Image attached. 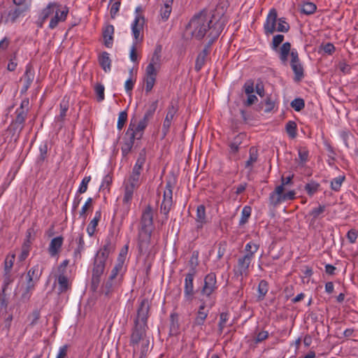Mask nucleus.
Returning a JSON list of instances; mask_svg holds the SVG:
<instances>
[{
    "label": "nucleus",
    "mask_w": 358,
    "mask_h": 358,
    "mask_svg": "<svg viewBox=\"0 0 358 358\" xmlns=\"http://www.w3.org/2000/svg\"><path fill=\"white\" fill-rule=\"evenodd\" d=\"M153 229V213L152 207L148 205L142 212L138 229V248L141 255L148 251Z\"/></svg>",
    "instance_id": "1"
},
{
    "label": "nucleus",
    "mask_w": 358,
    "mask_h": 358,
    "mask_svg": "<svg viewBox=\"0 0 358 358\" xmlns=\"http://www.w3.org/2000/svg\"><path fill=\"white\" fill-rule=\"evenodd\" d=\"M212 20L207 16L205 10L194 15L186 27L192 36L197 40H201L205 36L210 33L214 27Z\"/></svg>",
    "instance_id": "2"
},
{
    "label": "nucleus",
    "mask_w": 358,
    "mask_h": 358,
    "mask_svg": "<svg viewBox=\"0 0 358 358\" xmlns=\"http://www.w3.org/2000/svg\"><path fill=\"white\" fill-rule=\"evenodd\" d=\"M289 55L291 56L290 66L294 73V80L296 82H299L304 77L303 67L300 62L296 50H291V43L285 42L279 50V59L283 65L287 64Z\"/></svg>",
    "instance_id": "3"
},
{
    "label": "nucleus",
    "mask_w": 358,
    "mask_h": 358,
    "mask_svg": "<svg viewBox=\"0 0 358 358\" xmlns=\"http://www.w3.org/2000/svg\"><path fill=\"white\" fill-rule=\"evenodd\" d=\"M106 264V261L94 257L90 285V289L92 292H96L99 287L101 276L105 271Z\"/></svg>",
    "instance_id": "4"
},
{
    "label": "nucleus",
    "mask_w": 358,
    "mask_h": 358,
    "mask_svg": "<svg viewBox=\"0 0 358 358\" xmlns=\"http://www.w3.org/2000/svg\"><path fill=\"white\" fill-rule=\"evenodd\" d=\"M148 329V327H144L141 324H134V327L131 329V334L130 336V345L132 346L134 349L138 346L141 341L142 343V348L143 347H146L149 345V341L145 340L146 336V331Z\"/></svg>",
    "instance_id": "5"
},
{
    "label": "nucleus",
    "mask_w": 358,
    "mask_h": 358,
    "mask_svg": "<svg viewBox=\"0 0 358 358\" xmlns=\"http://www.w3.org/2000/svg\"><path fill=\"white\" fill-rule=\"evenodd\" d=\"M217 288L216 275L215 273L210 272L204 277L203 285L201 288L199 294L201 296L210 299Z\"/></svg>",
    "instance_id": "6"
},
{
    "label": "nucleus",
    "mask_w": 358,
    "mask_h": 358,
    "mask_svg": "<svg viewBox=\"0 0 358 358\" xmlns=\"http://www.w3.org/2000/svg\"><path fill=\"white\" fill-rule=\"evenodd\" d=\"M285 188L282 185H278L275 190L269 195L270 204L276 206L282 201H291L295 198V192L294 190L284 193Z\"/></svg>",
    "instance_id": "7"
},
{
    "label": "nucleus",
    "mask_w": 358,
    "mask_h": 358,
    "mask_svg": "<svg viewBox=\"0 0 358 358\" xmlns=\"http://www.w3.org/2000/svg\"><path fill=\"white\" fill-rule=\"evenodd\" d=\"M150 304L148 299L143 298L140 301L139 306L137 308L136 316L134 319V324H141L144 327L148 326V319L150 316Z\"/></svg>",
    "instance_id": "8"
},
{
    "label": "nucleus",
    "mask_w": 358,
    "mask_h": 358,
    "mask_svg": "<svg viewBox=\"0 0 358 358\" xmlns=\"http://www.w3.org/2000/svg\"><path fill=\"white\" fill-rule=\"evenodd\" d=\"M27 10V7L26 6H12L8 10L1 12V20L3 21L5 24L8 22L14 23Z\"/></svg>",
    "instance_id": "9"
},
{
    "label": "nucleus",
    "mask_w": 358,
    "mask_h": 358,
    "mask_svg": "<svg viewBox=\"0 0 358 358\" xmlns=\"http://www.w3.org/2000/svg\"><path fill=\"white\" fill-rule=\"evenodd\" d=\"M196 275V270L192 268L189 271L185 274V285H184V297L185 300L188 302H192L195 291L194 289V279Z\"/></svg>",
    "instance_id": "10"
},
{
    "label": "nucleus",
    "mask_w": 358,
    "mask_h": 358,
    "mask_svg": "<svg viewBox=\"0 0 358 358\" xmlns=\"http://www.w3.org/2000/svg\"><path fill=\"white\" fill-rule=\"evenodd\" d=\"M123 280V275L121 274L118 279L108 276V278L103 282L101 285V293L107 297H110L112 294L120 286Z\"/></svg>",
    "instance_id": "11"
},
{
    "label": "nucleus",
    "mask_w": 358,
    "mask_h": 358,
    "mask_svg": "<svg viewBox=\"0 0 358 358\" xmlns=\"http://www.w3.org/2000/svg\"><path fill=\"white\" fill-rule=\"evenodd\" d=\"M253 259L243 255L238 259L237 265L234 268L235 276L237 278L247 276L249 272V267Z\"/></svg>",
    "instance_id": "12"
},
{
    "label": "nucleus",
    "mask_w": 358,
    "mask_h": 358,
    "mask_svg": "<svg viewBox=\"0 0 358 358\" xmlns=\"http://www.w3.org/2000/svg\"><path fill=\"white\" fill-rule=\"evenodd\" d=\"M178 111V107L174 106V104L171 102L167 108V113L165 117V119L163 122L162 134V138H164L168 133L169 132V129L172 123V121L175 117Z\"/></svg>",
    "instance_id": "13"
},
{
    "label": "nucleus",
    "mask_w": 358,
    "mask_h": 358,
    "mask_svg": "<svg viewBox=\"0 0 358 358\" xmlns=\"http://www.w3.org/2000/svg\"><path fill=\"white\" fill-rule=\"evenodd\" d=\"M141 11V7L138 6L136 8V16L131 24L132 33L134 38L138 41L140 38L141 31L143 30L145 24V17L143 15L139 14Z\"/></svg>",
    "instance_id": "14"
},
{
    "label": "nucleus",
    "mask_w": 358,
    "mask_h": 358,
    "mask_svg": "<svg viewBox=\"0 0 358 358\" xmlns=\"http://www.w3.org/2000/svg\"><path fill=\"white\" fill-rule=\"evenodd\" d=\"M158 106V101L156 100L153 101L150 106L148 109L146 110L145 113L142 120L139 121L137 124V131H144L147 127L148 122L150 119L152 118Z\"/></svg>",
    "instance_id": "15"
},
{
    "label": "nucleus",
    "mask_w": 358,
    "mask_h": 358,
    "mask_svg": "<svg viewBox=\"0 0 358 358\" xmlns=\"http://www.w3.org/2000/svg\"><path fill=\"white\" fill-rule=\"evenodd\" d=\"M278 13L275 8L270 10L266 22L264 24V33L266 36L273 34L275 31Z\"/></svg>",
    "instance_id": "16"
},
{
    "label": "nucleus",
    "mask_w": 358,
    "mask_h": 358,
    "mask_svg": "<svg viewBox=\"0 0 358 358\" xmlns=\"http://www.w3.org/2000/svg\"><path fill=\"white\" fill-rule=\"evenodd\" d=\"M111 238L112 236L106 237L103 245L96 252L95 257L107 261L109 255L115 250V245L112 243Z\"/></svg>",
    "instance_id": "17"
},
{
    "label": "nucleus",
    "mask_w": 358,
    "mask_h": 358,
    "mask_svg": "<svg viewBox=\"0 0 358 358\" xmlns=\"http://www.w3.org/2000/svg\"><path fill=\"white\" fill-rule=\"evenodd\" d=\"M157 74V73L155 67H152L151 65L147 66L144 78L146 93L150 92L152 90L156 81Z\"/></svg>",
    "instance_id": "18"
},
{
    "label": "nucleus",
    "mask_w": 358,
    "mask_h": 358,
    "mask_svg": "<svg viewBox=\"0 0 358 358\" xmlns=\"http://www.w3.org/2000/svg\"><path fill=\"white\" fill-rule=\"evenodd\" d=\"M38 282V280H35L34 278L26 275L25 286L23 287V291L21 295V299L23 301H28L30 299L31 294L35 289L36 285Z\"/></svg>",
    "instance_id": "19"
},
{
    "label": "nucleus",
    "mask_w": 358,
    "mask_h": 358,
    "mask_svg": "<svg viewBox=\"0 0 358 358\" xmlns=\"http://www.w3.org/2000/svg\"><path fill=\"white\" fill-rule=\"evenodd\" d=\"M139 187L140 185L131 182L128 180H126L124 182V192L122 199V201L124 203H128L132 200L134 191L137 189Z\"/></svg>",
    "instance_id": "20"
},
{
    "label": "nucleus",
    "mask_w": 358,
    "mask_h": 358,
    "mask_svg": "<svg viewBox=\"0 0 358 358\" xmlns=\"http://www.w3.org/2000/svg\"><path fill=\"white\" fill-rule=\"evenodd\" d=\"M23 129L24 128L22 127V126H19L11 122L5 131L3 135L6 136V138H9V142L13 141L14 143H16L18 141L20 133Z\"/></svg>",
    "instance_id": "21"
},
{
    "label": "nucleus",
    "mask_w": 358,
    "mask_h": 358,
    "mask_svg": "<svg viewBox=\"0 0 358 358\" xmlns=\"http://www.w3.org/2000/svg\"><path fill=\"white\" fill-rule=\"evenodd\" d=\"M223 29V23H221L220 22H216L215 23H214V27L210 30V33L208 34L207 35L210 39L204 47L210 49L212 44L219 37Z\"/></svg>",
    "instance_id": "22"
},
{
    "label": "nucleus",
    "mask_w": 358,
    "mask_h": 358,
    "mask_svg": "<svg viewBox=\"0 0 358 358\" xmlns=\"http://www.w3.org/2000/svg\"><path fill=\"white\" fill-rule=\"evenodd\" d=\"M34 69L31 64H28L26 66V70L24 74V83L21 90L22 93L26 92L28 90L34 79Z\"/></svg>",
    "instance_id": "23"
},
{
    "label": "nucleus",
    "mask_w": 358,
    "mask_h": 358,
    "mask_svg": "<svg viewBox=\"0 0 358 358\" xmlns=\"http://www.w3.org/2000/svg\"><path fill=\"white\" fill-rule=\"evenodd\" d=\"M69 13V8L65 6L63 10H59L58 8L55 11V15L50 20L49 27L50 29L55 28L59 22L65 21Z\"/></svg>",
    "instance_id": "24"
},
{
    "label": "nucleus",
    "mask_w": 358,
    "mask_h": 358,
    "mask_svg": "<svg viewBox=\"0 0 358 358\" xmlns=\"http://www.w3.org/2000/svg\"><path fill=\"white\" fill-rule=\"evenodd\" d=\"M207 222L206 207L204 205H199L196 209V229H201L205 224Z\"/></svg>",
    "instance_id": "25"
},
{
    "label": "nucleus",
    "mask_w": 358,
    "mask_h": 358,
    "mask_svg": "<svg viewBox=\"0 0 358 358\" xmlns=\"http://www.w3.org/2000/svg\"><path fill=\"white\" fill-rule=\"evenodd\" d=\"M63 241L64 238L62 236L55 237L51 240L48 248V252L50 256L55 257L59 253L62 246Z\"/></svg>",
    "instance_id": "26"
},
{
    "label": "nucleus",
    "mask_w": 358,
    "mask_h": 358,
    "mask_svg": "<svg viewBox=\"0 0 358 358\" xmlns=\"http://www.w3.org/2000/svg\"><path fill=\"white\" fill-rule=\"evenodd\" d=\"M114 27L112 24L107 25L103 30V38L104 45L106 48H111L113 45Z\"/></svg>",
    "instance_id": "27"
},
{
    "label": "nucleus",
    "mask_w": 358,
    "mask_h": 358,
    "mask_svg": "<svg viewBox=\"0 0 358 358\" xmlns=\"http://www.w3.org/2000/svg\"><path fill=\"white\" fill-rule=\"evenodd\" d=\"M99 63L105 72H108L111 69V59L107 52H102L98 57Z\"/></svg>",
    "instance_id": "28"
},
{
    "label": "nucleus",
    "mask_w": 358,
    "mask_h": 358,
    "mask_svg": "<svg viewBox=\"0 0 358 358\" xmlns=\"http://www.w3.org/2000/svg\"><path fill=\"white\" fill-rule=\"evenodd\" d=\"M206 306V305L205 302H203L202 304L199 306L196 317H195L193 322L194 326H201L203 324L208 316V311H204Z\"/></svg>",
    "instance_id": "29"
},
{
    "label": "nucleus",
    "mask_w": 358,
    "mask_h": 358,
    "mask_svg": "<svg viewBox=\"0 0 358 358\" xmlns=\"http://www.w3.org/2000/svg\"><path fill=\"white\" fill-rule=\"evenodd\" d=\"M101 217V211L97 210L95 213L94 217L90 221L87 227V232L90 236H93L95 231L96 228L99 224V222L100 221Z\"/></svg>",
    "instance_id": "30"
},
{
    "label": "nucleus",
    "mask_w": 358,
    "mask_h": 358,
    "mask_svg": "<svg viewBox=\"0 0 358 358\" xmlns=\"http://www.w3.org/2000/svg\"><path fill=\"white\" fill-rule=\"evenodd\" d=\"M59 107L60 113L56 119L57 121L64 122L65 117L66 116V113L69 108V98L64 96L60 102Z\"/></svg>",
    "instance_id": "31"
},
{
    "label": "nucleus",
    "mask_w": 358,
    "mask_h": 358,
    "mask_svg": "<svg viewBox=\"0 0 358 358\" xmlns=\"http://www.w3.org/2000/svg\"><path fill=\"white\" fill-rule=\"evenodd\" d=\"M0 318L3 320L2 331H4L6 335H8L11 322L13 319L12 312L10 313V311H6L5 315H2V313H0Z\"/></svg>",
    "instance_id": "32"
},
{
    "label": "nucleus",
    "mask_w": 358,
    "mask_h": 358,
    "mask_svg": "<svg viewBox=\"0 0 358 358\" xmlns=\"http://www.w3.org/2000/svg\"><path fill=\"white\" fill-rule=\"evenodd\" d=\"M77 241H78V246L73 252L74 262H76L78 259H81L82 252L84 250V248H85V241H84L83 234H79Z\"/></svg>",
    "instance_id": "33"
},
{
    "label": "nucleus",
    "mask_w": 358,
    "mask_h": 358,
    "mask_svg": "<svg viewBox=\"0 0 358 358\" xmlns=\"http://www.w3.org/2000/svg\"><path fill=\"white\" fill-rule=\"evenodd\" d=\"M146 161V150L143 148L138 153V158L132 169L142 172L143 167Z\"/></svg>",
    "instance_id": "34"
},
{
    "label": "nucleus",
    "mask_w": 358,
    "mask_h": 358,
    "mask_svg": "<svg viewBox=\"0 0 358 358\" xmlns=\"http://www.w3.org/2000/svg\"><path fill=\"white\" fill-rule=\"evenodd\" d=\"M162 46L160 44H157L155 47V51L152 54V58L150 59V62L148 65L152 66L155 67V65H160L162 60Z\"/></svg>",
    "instance_id": "35"
},
{
    "label": "nucleus",
    "mask_w": 358,
    "mask_h": 358,
    "mask_svg": "<svg viewBox=\"0 0 358 358\" xmlns=\"http://www.w3.org/2000/svg\"><path fill=\"white\" fill-rule=\"evenodd\" d=\"M59 293H64L69 288V280L65 274H59L57 278Z\"/></svg>",
    "instance_id": "36"
},
{
    "label": "nucleus",
    "mask_w": 358,
    "mask_h": 358,
    "mask_svg": "<svg viewBox=\"0 0 358 358\" xmlns=\"http://www.w3.org/2000/svg\"><path fill=\"white\" fill-rule=\"evenodd\" d=\"M129 138L124 139L123 144L121 147L122 154L123 157H126L131 151L134 144L135 137L132 136H127Z\"/></svg>",
    "instance_id": "37"
},
{
    "label": "nucleus",
    "mask_w": 358,
    "mask_h": 358,
    "mask_svg": "<svg viewBox=\"0 0 358 358\" xmlns=\"http://www.w3.org/2000/svg\"><path fill=\"white\" fill-rule=\"evenodd\" d=\"M124 262L122 260L121 257H117V262L115 265V266L113 268V269L110 271V275L113 278L118 279L121 274L123 275L122 273V268H123Z\"/></svg>",
    "instance_id": "38"
},
{
    "label": "nucleus",
    "mask_w": 358,
    "mask_h": 358,
    "mask_svg": "<svg viewBox=\"0 0 358 358\" xmlns=\"http://www.w3.org/2000/svg\"><path fill=\"white\" fill-rule=\"evenodd\" d=\"M170 333L171 335H176L179 332L180 324L178 321V315L177 313H172L170 316Z\"/></svg>",
    "instance_id": "39"
},
{
    "label": "nucleus",
    "mask_w": 358,
    "mask_h": 358,
    "mask_svg": "<svg viewBox=\"0 0 358 358\" xmlns=\"http://www.w3.org/2000/svg\"><path fill=\"white\" fill-rule=\"evenodd\" d=\"M43 273V268H40L38 264L32 266L27 273V276L34 278L35 280L39 281Z\"/></svg>",
    "instance_id": "40"
},
{
    "label": "nucleus",
    "mask_w": 358,
    "mask_h": 358,
    "mask_svg": "<svg viewBox=\"0 0 358 358\" xmlns=\"http://www.w3.org/2000/svg\"><path fill=\"white\" fill-rule=\"evenodd\" d=\"M264 105L265 106L264 112L269 113L271 112L275 107V101L272 99L271 95H267L266 99L261 101L259 104V107L260 109L263 108Z\"/></svg>",
    "instance_id": "41"
},
{
    "label": "nucleus",
    "mask_w": 358,
    "mask_h": 358,
    "mask_svg": "<svg viewBox=\"0 0 358 358\" xmlns=\"http://www.w3.org/2000/svg\"><path fill=\"white\" fill-rule=\"evenodd\" d=\"M8 303L9 299L6 292L1 290L0 292V313H2V315H5L6 311H8Z\"/></svg>",
    "instance_id": "42"
},
{
    "label": "nucleus",
    "mask_w": 358,
    "mask_h": 358,
    "mask_svg": "<svg viewBox=\"0 0 358 358\" xmlns=\"http://www.w3.org/2000/svg\"><path fill=\"white\" fill-rule=\"evenodd\" d=\"M61 6L55 2L50 3L46 8H45L41 13L42 19L45 20L49 17L55 12V8H59Z\"/></svg>",
    "instance_id": "43"
},
{
    "label": "nucleus",
    "mask_w": 358,
    "mask_h": 358,
    "mask_svg": "<svg viewBox=\"0 0 358 358\" xmlns=\"http://www.w3.org/2000/svg\"><path fill=\"white\" fill-rule=\"evenodd\" d=\"M249 159L245 162V167L250 168L252 167L253 164L257 161L258 159V151L255 147H251L249 150Z\"/></svg>",
    "instance_id": "44"
},
{
    "label": "nucleus",
    "mask_w": 358,
    "mask_h": 358,
    "mask_svg": "<svg viewBox=\"0 0 358 358\" xmlns=\"http://www.w3.org/2000/svg\"><path fill=\"white\" fill-rule=\"evenodd\" d=\"M268 291V283L266 280H260L258 285V300L262 301Z\"/></svg>",
    "instance_id": "45"
},
{
    "label": "nucleus",
    "mask_w": 358,
    "mask_h": 358,
    "mask_svg": "<svg viewBox=\"0 0 358 358\" xmlns=\"http://www.w3.org/2000/svg\"><path fill=\"white\" fill-rule=\"evenodd\" d=\"M259 248V244L254 242L248 243L245 247V254L244 255H248V257L253 259L255 257V254L257 252Z\"/></svg>",
    "instance_id": "46"
},
{
    "label": "nucleus",
    "mask_w": 358,
    "mask_h": 358,
    "mask_svg": "<svg viewBox=\"0 0 358 358\" xmlns=\"http://www.w3.org/2000/svg\"><path fill=\"white\" fill-rule=\"evenodd\" d=\"M16 117L11 122L17 125L22 126V127H24L25 120L27 116V113L24 112L23 110L18 111L15 110Z\"/></svg>",
    "instance_id": "47"
},
{
    "label": "nucleus",
    "mask_w": 358,
    "mask_h": 358,
    "mask_svg": "<svg viewBox=\"0 0 358 358\" xmlns=\"http://www.w3.org/2000/svg\"><path fill=\"white\" fill-rule=\"evenodd\" d=\"M285 130L291 138H294L296 135L297 125L294 121H289L285 125Z\"/></svg>",
    "instance_id": "48"
},
{
    "label": "nucleus",
    "mask_w": 358,
    "mask_h": 358,
    "mask_svg": "<svg viewBox=\"0 0 358 358\" xmlns=\"http://www.w3.org/2000/svg\"><path fill=\"white\" fill-rule=\"evenodd\" d=\"M252 208L250 206H245L243 207L241 212V217L239 220V225L242 226L246 224L248 221L249 217L251 215Z\"/></svg>",
    "instance_id": "49"
},
{
    "label": "nucleus",
    "mask_w": 358,
    "mask_h": 358,
    "mask_svg": "<svg viewBox=\"0 0 358 358\" xmlns=\"http://www.w3.org/2000/svg\"><path fill=\"white\" fill-rule=\"evenodd\" d=\"M325 209L326 206L324 205H320L317 208H315L310 211L308 215L312 217L311 222L314 223L320 215L325 211Z\"/></svg>",
    "instance_id": "50"
},
{
    "label": "nucleus",
    "mask_w": 358,
    "mask_h": 358,
    "mask_svg": "<svg viewBox=\"0 0 358 358\" xmlns=\"http://www.w3.org/2000/svg\"><path fill=\"white\" fill-rule=\"evenodd\" d=\"M173 205V200L164 199L160 206V211L162 213L164 214L166 216V219L168 218V214L171 209Z\"/></svg>",
    "instance_id": "51"
},
{
    "label": "nucleus",
    "mask_w": 358,
    "mask_h": 358,
    "mask_svg": "<svg viewBox=\"0 0 358 358\" xmlns=\"http://www.w3.org/2000/svg\"><path fill=\"white\" fill-rule=\"evenodd\" d=\"M317 9V6L314 3L306 2L303 4L301 9V12L306 15L313 14Z\"/></svg>",
    "instance_id": "52"
},
{
    "label": "nucleus",
    "mask_w": 358,
    "mask_h": 358,
    "mask_svg": "<svg viewBox=\"0 0 358 358\" xmlns=\"http://www.w3.org/2000/svg\"><path fill=\"white\" fill-rule=\"evenodd\" d=\"M94 92L96 95V100L98 102H101L104 100V86L101 83H96L94 87Z\"/></svg>",
    "instance_id": "53"
},
{
    "label": "nucleus",
    "mask_w": 358,
    "mask_h": 358,
    "mask_svg": "<svg viewBox=\"0 0 358 358\" xmlns=\"http://www.w3.org/2000/svg\"><path fill=\"white\" fill-rule=\"evenodd\" d=\"M319 187V183L315 181H311L305 185L304 189L307 192L308 194L312 196L315 193L317 192Z\"/></svg>",
    "instance_id": "54"
},
{
    "label": "nucleus",
    "mask_w": 358,
    "mask_h": 358,
    "mask_svg": "<svg viewBox=\"0 0 358 358\" xmlns=\"http://www.w3.org/2000/svg\"><path fill=\"white\" fill-rule=\"evenodd\" d=\"M290 29L289 24L285 21V19L282 17L278 20L277 27H275V31L279 32L287 33Z\"/></svg>",
    "instance_id": "55"
},
{
    "label": "nucleus",
    "mask_w": 358,
    "mask_h": 358,
    "mask_svg": "<svg viewBox=\"0 0 358 358\" xmlns=\"http://www.w3.org/2000/svg\"><path fill=\"white\" fill-rule=\"evenodd\" d=\"M345 176H339L334 178L331 182V188L334 191H338L341 189L343 182L345 180Z\"/></svg>",
    "instance_id": "56"
},
{
    "label": "nucleus",
    "mask_w": 358,
    "mask_h": 358,
    "mask_svg": "<svg viewBox=\"0 0 358 358\" xmlns=\"http://www.w3.org/2000/svg\"><path fill=\"white\" fill-rule=\"evenodd\" d=\"M30 247H31V245H29V241H27V243H23L22 245L21 253L18 257V259L20 262H22L27 258V257L29 254Z\"/></svg>",
    "instance_id": "57"
},
{
    "label": "nucleus",
    "mask_w": 358,
    "mask_h": 358,
    "mask_svg": "<svg viewBox=\"0 0 358 358\" xmlns=\"http://www.w3.org/2000/svg\"><path fill=\"white\" fill-rule=\"evenodd\" d=\"M290 106L297 112L301 111L305 107V101L301 98H296L292 101Z\"/></svg>",
    "instance_id": "58"
},
{
    "label": "nucleus",
    "mask_w": 358,
    "mask_h": 358,
    "mask_svg": "<svg viewBox=\"0 0 358 358\" xmlns=\"http://www.w3.org/2000/svg\"><path fill=\"white\" fill-rule=\"evenodd\" d=\"M284 38H285L284 36L282 34H277V35L274 36L273 38V40H272V43H271V48L275 51L279 52V50H280V48L278 49L279 45L284 41Z\"/></svg>",
    "instance_id": "59"
},
{
    "label": "nucleus",
    "mask_w": 358,
    "mask_h": 358,
    "mask_svg": "<svg viewBox=\"0 0 358 358\" xmlns=\"http://www.w3.org/2000/svg\"><path fill=\"white\" fill-rule=\"evenodd\" d=\"M229 314L227 313H221L220 315V322L218 324V331L221 334L223 331L224 328L226 326V323L229 320Z\"/></svg>",
    "instance_id": "60"
},
{
    "label": "nucleus",
    "mask_w": 358,
    "mask_h": 358,
    "mask_svg": "<svg viewBox=\"0 0 358 358\" xmlns=\"http://www.w3.org/2000/svg\"><path fill=\"white\" fill-rule=\"evenodd\" d=\"M206 58L207 57L206 56L201 55V54L199 53L196 59L194 66V69L196 72H199L201 71V69L206 63Z\"/></svg>",
    "instance_id": "61"
},
{
    "label": "nucleus",
    "mask_w": 358,
    "mask_h": 358,
    "mask_svg": "<svg viewBox=\"0 0 358 358\" xmlns=\"http://www.w3.org/2000/svg\"><path fill=\"white\" fill-rule=\"evenodd\" d=\"M112 182H113V177H112V176L110 174H107L104 177V178H103V181H102V183H101V185L100 186L99 189L100 190L101 189L104 190V189H108V192H109V191H110V186L112 184Z\"/></svg>",
    "instance_id": "62"
},
{
    "label": "nucleus",
    "mask_w": 358,
    "mask_h": 358,
    "mask_svg": "<svg viewBox=\"0 0 358 358\" xmlns=\"http://www.w3.org/2000/svg\"><path fill=\"white\" fill-rule=\"evenodd\" d=\"M141 172L135 171L134 169H132L127 180L141 185Z\"/></svg>",
    "instance_id": "63"
},
{
    "label": "nucleus",
    "mask_w": 358,
    "mask_h": 358,
    "mask_svg": "<svg viewBox=\"0 0 358 358\" xmlns=\"http://www.w3.org/2000/svg\"><path fill=\"white\" fill-rule=\"evenodd\" d=\"M127 120V111L124 110V111L120 112L119 114L117 124V127L119 130H121L123 128Z\"/></svg>",
    "instance_id": "64"
}]
</instances>
